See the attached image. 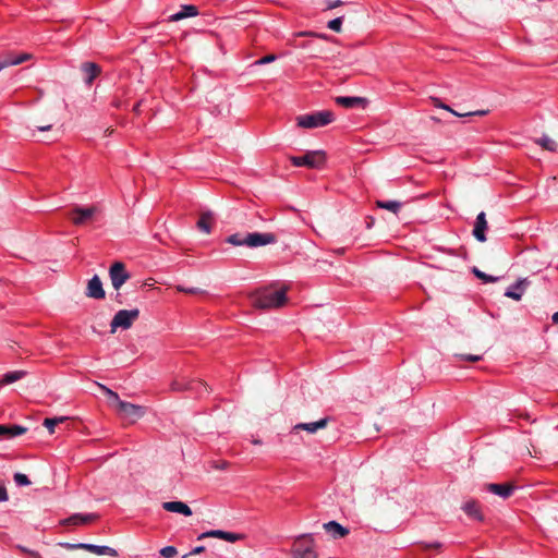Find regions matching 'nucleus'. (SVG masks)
Wrapping results in <instances>:
<instances>
[{
    "label": "nucleus",
    "mask_w": 558,
    "mask_h": 558,
    "mask_svg": "<svg viewBox=\"0 0 558 558\" xmlns=\"http://www.w3.org/2000/svg\"><path fill=\"white\" fill-rule=\"evenodd\" d=\"M293 558H317L314 548V539L311 534H303L298 537L296 545L292 550Z\"/></svg>",
    "instance_id": "0eeeda50"
},
{
    "label": "nucleus",
    "mask_w": 558,
    "mask_h": 558,
    "mask_svg": "<svg viewBox=\"0 0 558 558\" xmlns=\"http://www.w3.org/2000/svg\"><path fill=\"white\" fill-rule=\"evenodd\" d=\"M529 283L530 282L526 278L517 280L506 290L505 296L514 301H520Z\"/></svg>",
    "instance_id": "4468645a"
},
{
    "label": "nucleus",
    "mask_w": 558,
    "mask_h": 558,
    "mask_svg": "<svg viewBox=\"0 0 558 558\" xmlns=\"http://www.w3.org/2000/svg\"><path fill=\"white\" fill-rule=\"evenodd\" d=\"M333 113L329 110L316 111L308 114H301L296 118V124L303 129H315L325 126L333 121Z\"/></svg>",
    "instance_id": "f257e3e1"
},
{
    "label": "nucleus",
    "mask_w": 558,
    "mask_h": 558,
    "mask_svg": "<svg viewBox=\"0 0 558 558\" xmlns=\"http://www.w3.org/2000/svg\"><path fill=\"white\" fill-rule=\"evenodd\" d=\"M114 410L122 420L130 423L136 422L145 414V409L143 407L123 400L118 402Z\"/></svg>",
    "instance_id": "423d86ee"
},
{
    "label": "nucleus",
    "mask_w": 558,
    "mask_h": 558,
    "mask_svg": "<svg viewBox=\"0 0 558 558\" xmlns=\"http://www.w3.org/2000/svg\"><path fill=\"white\" fill-rule=\"evenodd\" d=\"M206 537H216V538H220L226 542H229V543H235V542L244 539L245 535L241 534V533L227 532V531H222V530H210V531H206V532L202 533L198 536V539H203Z\"/></svg>",
    "instance_id": "9b49d317"
},
{
    "label": "nucleus",
    "mask_w": 558,
    "mask_h": 558,
    "mask_svg": "<svg viewBox=\"0 0 558 558\" xmlns=\"http://www.w3.org/2000/svg\"><path fill=\"white\" fill-rule=\"evenodd\" d=\"M82 71L85 73V83L92 85L94 80L100 73V68L94 62H85L82 64Z\"/></svg>",
    "instance_id": "b1692460"
},
{
    "label": "nucleus",
    "mask_w": 558,
    "mask_h": 558,
    "mask_svg": "<svg viewBox=\"0 0 558 558\" xmlns=\"http://www.w3.org/2000/svg\"><path fill=\"white\" fill-rule=\"evenodd\" d=\"M433 102H434V105H435L436 107H438V108H442V109H445V110H447V111L451 112L452 114H454V116H457V117H459V114H460L459 112H457V111H454L453 109H451L449 106H447V105L442 104L438 98H434V99H433Z\"/></svg>",
    "instance_id": "4c0bfd02"
},
{
    "label": "nucleus",
    "mask_w": 558,
    "mask_h": 558,
    "mask_svg": "<svg viewBox=\"0 0 558 558\" xmlns=\"http://www.w3.org/2000/svg\"><path fill=\"white\" fill-rule=\"evenodd\" d=\"M214 222V214L211 211H204L197 221V228L204 233L211 232V223Z\"/></svg>",
    "instance_id": "a878e982"
},
{
    "label": "nucleus",
    "mask_w": 558,
    "mask_h": 558,
    "mask_svg": "<svg viewBox=\"0 0 558 558\" xmlns=\"http://www.w3.org/2000/svg\"><path fill=\"white\" fill-rule=\"evenodd\" d=\"M178 554V550L174 546H166L160 549V555L163 558H173Z\"/></svg>",
    "instance_id": "e433bc0d"
},
{
    "label": "nucleus",
    "mask_w": 558,
    "mask_h": 558,
    "mask_svg": "<svg viewBox=\"0 0 558 558\" xmlns=\"http://www.w3.org/2000/svg\"><path fill=\"white\" fill-rule=\"evenodd\" d=\"M460 360L469 361V362H478L482 360V355H475V354H459L457 355Z\"/></svg>",
    "instance_id": "58836bf2"
},
{
    "label": "nucleus",
    "mask_w": 558,
    "mask_h": 558,
    "mask_svg": "<svg viewBox=\"0 0 558 558\" xmlns=\"http://www.w3.org/2000/svg\"><path fill=\"white\" fill-rule=\"evenodd\" d=\"M342 4V1L340 0H335V1H330V0H327L326 1V10H331V9H335L337 7H340Z\"/></svg>",
    "instance_id": "37998d69"
},
{
    "label": "nucleus",
    "mask_w": 558,
    "mask_h": 558,
    "mask_svg": "<svg viewBox=\"0 0 558 558\" xmlns=\"http://www.w3.org/2000/svg\"><path fill=\"white\" fill-rule=\"evenodd\" d=\"M214 466L219 470H226L229 466V462L222 461L221 463H217Z\"/></svg>",
    "instance_id": "09e8293b"
},
{
    "label": "nucleus",
    "mask_w": 558,
    "mask_h": 558,
    "mask_svg": "<svg viewBox=\"0 0 558 558\" xmlns=\"http://www.w3.org/2000/svg\"><path fill=\"white\" fill-rule=\"evenodd\" d=\"M286 301V291L281 289L263 291L254 298L253 303L258 308H276L283 305Z\"/></svg>",
    "instance_id": "f03ea898"
},
{
    "label": "nucleus",
    "mask_w": 558,
    "mask_h": 558,
    "mask_svg": "<svg viewBox=\"0 0 558 558\" xmlns=\"http://www.w3.org/2000/svg\"><path fill=\"white\" fill-rule=\"evenodd\" d=\"M473 272L477 278L482 279L485 283L496 282L498 280L497 277L487 275L477 268H474Z\"/></svg>",
    "instance_id": "72a5a7b5"
},
{
    "label": "nucleus",
    "mask_w": 558,
    "mask_h": 558,
    "mask_svg": "<svg viewBox=\"0 0 558 558\" xmlns=\"http://www.w3.org/2000/svg\"><path fill=\"white\" fill-rule=\"evenodd\" d=\"M17 549L21 550L22 553L27 554L31 558H41L40 555L37 551L28 549V548H26V547H24L22 545H19Z\"/></svg>",
    "instance_id": "a19ab883"
},
{
    "label": "nucleus",
    "mask_w": 558,
    "mask_h": 558,
    "mask_svg": "<svg viewBox=\"0 0 558 558\" xmlns=\"http://www.w3.org/2000/svg\"><path fill=\"white\" fill-rule=\"evenodd\" d=\"M487 490L492 494H495V495L504 498V499H507L513 494L514 486L511 484H508V483H504V484L492 483V484L487 485Z\"/></svg>",
    "instance_id": "f3484780"
},
{
    "label": "nucleus",
    "mask_w": 558,
    "mask_h": 558,
    "mask_svg": "<svg viewBox=\"0 0 558 558\" xmlns=\"http://www.w3.org/2000/svg\"><path fill=\"white\" fill-rule=\"evenodd\" d=\"M324 530L331 535L332 538L338 539L345 537L350 531L337 521H329L324 524Z\"/></svg>",
    "instance_id": "a211bd4d"
},
{
    "label": "nucleus",
    "mask_w": 558,
    "mask_h": 558,
    "mask_svg": "<svg viewBox=\"0 0 558 558\" xmlns=\"http://www.w3.org/2000/svg\"><path fill=\"white\" fill-rule=\"evenodd\" d=\"M13 478L17 486H28L31 484V481L27 477V475H25L23 473H19V472L15 473Z\"/></svg>",
    "instance_id": "f704fd0d"
},
{
    "label": "nucleus",
    "mask_w": 558,
    "mask_h": 558,
    "mask_svg": "<svg viewBox=\"0 0 558 558\" xmlns=\"http://www.w3.org/2000/svg\"><path fill=\"white\" fill-rule=\"evenodd\" d=\"M536 143L549 151H555L557 149L556 142L548 137L547 135H543L541 138L536 141Z\"/></svg>",
    "instance_id": "c85d7f7f"
},
{
    "label": "nucleus",
    "mask_w": 558,
    "mask_h": 558,
    "mask_svg": "<svg viewBox=\"0 0 558 558\" xmlns=\"http://www.w3.org/2000/svg\"><path fill=\"white\" fill-rule=\"evenodd\" d=\"M277 242V238L274 233H259L252 232L246 233L245 246L248 247H259L268 244H274Z\"/></svg>",
    "instance_id": "9d476101"
},
{
    "label": "nucleus",
    "mask_w": 558,
    "mask_h": 558,
    "mask_svg": "<svg viewBox=\"0 0 558 558\" xmlns=\"http://www.w3.org/2000/svg\"><path fill=\"white\" fill-rule=\"evenodd\" d=\"M487 229L488 223L486 219V214L484 211H481L476 216L472 234L478 242H485L487 240L485 233Z\"/></svg>",
    "instance_id": "ddd939ff"
},
{
    "label": "nucleus",
    "mask_w": 558,
    "mask_h": 558,
    "mask_svg": "<svg viewBox=\"0 0 558 558\" xmlns=\"http://www.w3.org/2000/svg\"><path fill=\"white\" fill-rule=\"evenodd\" d=\"M80 546H82V549H86V550H88L93 554L99 555V556H101V555H108L111 557L118 556V551L114 548L106 546V545H95V544H89V543H83Z\"/></svg>",
    "instance_id": "412c9836"
},
{
    "label": "nucleus",
    "mask_w": 558,
    "mask_h": 558,
    "mask_svg": "<svg viewBox=\"0 0 558 558\" xmlns=\"http://www.w3.org/2000/svg\"><path fill=\"white\" fill-rule=\"evenodd\" d=\"M25 375H26V372H24V371L8 372L3 375L0 383H1V385H10V384H13V383L22 379L23 377H25Z\"/></svg>",
    "instance_id": "bb28decb"
},
{
    "label": "nucleus",
    "mask_w": 558,
    "mask_h": 558,
    "mask_svg": "<svg viewBox=\"0 0 558 558\" xmlns=\"http://www.w3.org/2000/svg\"><path fill=\"white\" fill-rule=\"evenodd\" d=\"M290 161L294 167L319 169L326 162V155L323 150H311L303 156H291Z\"/></svg>",
    "instance_id": "7ed1b4c3"
},
{
    "label": "nucleus",
    "mask_w": 558,
    "mask_h": 558,
    "mask_svg": "<svg viewBox=\"0 0 558 558\" xmlns=\"http://www.w3.org/2000/svg\"><path fill=\"white\" fill-rule=\"evenodd\" d=\"M376 206L381 209H387L393 214H398L402 204L398 201H377Z\"/></svg>",
    "instance_id": "cd10ccee"
},
{
    "label": "nucleus",
    "mask_w": 558,
    "mask_h": 558,
    "mask_svg": "<svg viewBox=\"0 0 558 558\" xmlns=\"http://www.w3.org/2000/svg\"><path fill=\"white\" fill-rule=\"evenodd\" d=\"M8 56H9L11 65H17V64H21L31 59V54H28V53H20L17 56L9 53Z\"/></svg>",
    "instance_id": "473e14b6"
},
{
    "label": "nucleus",
    "mask_w": 558,
    "mask_h": 558,
    "mask_svg": "<svg viewBox=\"0 0 558 558\" xmlns=\"http://www.w3.org/2000/svg\"><path fill=\"white\" fill-rule=\"evenodd\" d=\"M8 66H11V62H10L9 56L7 54V56L0 58V71H2L3 69H5Z\"/></svg>",
    "instance_id": "c03bdc74"
},
{
    "label": "nucleus",
    "mask_w": 558,
    "mask_h": 558,
    "mask_svg": "<svg viewBox=\"0 0 558 558\" xmlns=\"http://www.w3.org/2000/svg\"><path fill=\"white\" fill-rule=\"evenodd\" d=\"M85 295L90 299L95 300H102L106 296V292L102 288V282L98 275H95L92 277V279L88 280Z\"/></svg>",
    "instance_id": "f8f14e48"
},
{
    "label": "nucleus",
    "mask_w": 558,
    "mask_h": 558,
    "mask_svg": "<svg viewBox=\"0 0 558 558\" xmlns=\"http://www.w3.org/2000/svg\"><path fill=\"white\" fill-rule=\"evenodd\" d=\"M96 213H97V208L94 206H92V207L76 206L69 213V217L74 225L83 226L88 220H90Z\"/></svg>",
    "instance_id": "1a4fd4ad"
},
{
    "label": "nucleus",
    "mask_w": 558,
    "mask_h": 558,
    "mask_svg": "<svg viewBox=\"0 0 558 558\" xmlns=\"http://www.w3.org/2000/svg\"><path fill=\"white\" fill-rule=\"evenodd\" d=\"M98 387L105 392L106 396L109 397V404L114 408L121 400L119 398V395L116 391L111 390L110 388L106 387L105 385L98 384Z\"/></svg>",
    "instance_id": "c756f323"
},
{
    "label": "nucleus",
    "mask_w": 558,
    "mask_h": 558,
    "mask_svg": "<svg viewBox=\"0 0 558 558\" xmlns=\"http://www.w3.org/2000/svg\"><path fill=\"white\" fill-rule=\"evenodd\" d=\"M109 276L116 290H119L131 277L121 262H116L110 266Z\"/></svg>",
    "instance_id": "6e6552de"
},
{
    "label": "nucleus",
    "mask_w": 558,
    "mask_h": 558,
    "mask_svg": "<svg viewBox=\"0 0 558 558\" xmlns=\"http://www.w3.org/2000/svg\"><path fill=\"white\" fill-rule=\"evenodd\" d=\"M180 291H184V292H189V293H195L196 292V289H184V288H179Z\"/></svg>",
    "instance_id": "603ef678"
},
{
    "label": "nucleus",
    "mask_w": 558,
    "mask_h": 558,
    "mask_svg": "<svg viewBox=\"0 0 558 558\" xmlns=\"http://www.w3.org/2000/svg\"><path fill=\"white\" fill-rule=\"evenodd\" d=\"M276 59H277V57L275 54H267V56L258 59L257 61H255V64L256 65L268 64V63L275 61Z\"/></svg>",
    "instance_id": "ea45409f"
},
{
    "label": "nucleus",
    "mask_w": 558,
    "mask_h": 558,
    "mask_svg": "<svg viewBox=\"0 0 558 558\" xmlns=\"http://www.w3.org/2000/svg\"><path fill=\"white\" fill-rule=\"evenodd\" d=\"M162 508L169 512H175L185 517L192 515L191 508L182 501H166L162 504Z\"/></svg>",
    "instance_id": "4be33fe9"
},
{
    "label": "nucleus",
    "mask_w": 558,
    "mask_h": 558,
    "mask_svg": "<svg viewBox=\"0 0 558 558\" xmlns=\"http://www.w3.org/2000/svg\"><path fill=\"white\" fill-rule=\"evenodd\" d=\"M551 319H553V323H554V324H557V325H558V311H557L556 313H554V315H553Z\"/></svg>",
    "instance_id": "864d4df0"
},
{
    "label": "nucleus",
    "mask_w": 558,
    "mask_h": 558,
    "mask_svg": "<svg viewBox=\"0 0 558 558\" xmlns=\"http://www.w3.org/2000/svg\"><path fill=\"white\" fill-rule=\"evenodd\" d=\"M335 101L344 108L365 107L367 105L366 98L357 96H338Z\"/></svg>",
    "instance_id": "dca6fc26"
},
{
    "label": "nucleus",
    "mask_w": 558,
    "mask_h": 558,
    "mask_svg": "<svg viewBox=\"0 0 558 558\" xmlns=\"http://www.w3.org/2000/svg\"><path fill=\"white\" fill-rule=\"evenodd\" d=\"M462 510L465 512V514L474 520L483 521V514L480 509V505L475 500H469L463 504Z\"/></svg>",
    "instance_id": "5701e85b"
},
{
    "label": "nucleus",
    "mask_w": 558,
    "mask_h": 558,
    "mask_svg": "<svg viewBox=\"0 0 558 558\" xmlns=\"http://www.w3.org/2000/svg\"><path fill=\"white\" fill-rule=\"evenodd\" d=\"M486 112L487 111H485V110H477V111H474V112L461 113V114H459V117L483 116V114H486Z\"/></svg>",
    "instance_id": "49530a36"
},
{
    "label": "nucleus",
    "mask_w": 558,
    "mask_h": 558,
    "mask_svg": "<svg viewBox=\"0 0 558 558\" xmlns=\"http://www.w3.org/2000/svg\"><path fill=\"white\" fill-rule=\"evenodd\" d=\"M51 128H52L51 124L41 125V126H37V131H40V132L50 131Z\"/></svg>",
    "instance_id": "3c124183"
},
{
    "label": "nucleus",
    "mask_w": 558,
    "mask_h": 558,
    "mask_svg": "<svg viewBox=\"0 0 558 558\" xmlns=\"http://www.w3.org/2000/svg\"><path fill=\"white\" fill-rule=\"evenodd\" d=\"M98 519L96 513H74L71 517L61 521L62 524L82 525L88 524Z\"/></svg>",
    "instance_id": "2eb2a0df"
},
{
    "label": "nucleus",
    "mask_w": 558,
    "mask_h": 558,
    "mask_svg": "<svg viewBox=\"0 0 558 558\" xmlns=\"http://www.w3.org/2000/svg\"><path fill=\"white\" fill-rule=\"evenodd\" d=\"M425 546H426V548L440 549L442 547V544L439 542H433V543L426 544Z\"/></svg>",
    "instance_id": "de8ad7c7"
},
{
    "label": "nucleus",
    "mask_w": 558,
    "mask_h": 558,
    "mask_svg": "<svg viewBox=\"0 0 558 558\" xmlns=\"http://www.w3.org/2000/svg\"><path fill=\"white\" fill-rule=\"evenodd\" d=\"M246 234L234 233L227 238L226 242L234 246L245 245Z\"/></svg>",
    "instance_id": "7c9ffc66"
},
{
    "label": "nucleus",
    "mask_w": 558,
    "mask_h": 558,
    "mask_svg": "<svg viewBox=\"0 0 558 558\" xmlns=\"http://www.w3.org/2000/svg\"><path fill=\"white\" fill-rule=\"evenodd\" d=\"M82 543L72 544V543H59V546L65 548V549H82V546H80Z\"/></svg>",
    "instance_id": "79ce46f5"
},
{
    "label": "nucleus",
    "mask_w": 558,
    "mask_h": 558,
    "mask_svg": "<svg viewBox=\"0 0 558 558\" xmlns=\"http://www.w3.org/2000/svg\"><path fill=\"white\" fill-rule=\"evenodd\" d=\"M31 136H32V137H34V136H35V131H34V130H32V131H31Z\"/></svg>",
    "instance_id": "4d7b16f0"
},
{
    "label": "nucleus",
    "mask_w": 558,
    "mask_h": 558,
    "mask_svg": "<svg viewBox=\"0 0 558 558\" xmlns=\"http://www.w3.org/2000/svg\"><path fill=\"white\" fill-rule=\"evenodd\" d=\"M343 17H336L328 22V28H330L333 32L339 33L342 27Z\"/></svg>",
    "instance_id": "c9c22d12"
},
{
    "label": "nucleus",
    "mask_w": 558,
    "mask_h": 558,
    "mask_svg": "<svg viewBox=\"0 0 558 558\" xmlns=\"http://www.w3.org/2000/svg\"><path fill=\"white\" fill-rule=\"evenodd\" d=\"M205 550V547L204 546H197L195 547L191 553L190 555H196V554H201Z\"/></svg>",
    "instance_id": "8fccbe9b"
},
{
    "label": "nucleus",
    "mask_w": 558,
    "mask_h": 558,
    "mask_svg": "<svg viewBox=\"0 0 558 558\" xmlns=\"http://www.w3.org/2000/svg\"><path fill=\"white\" fill-rule=\"evenodd\" d=\"M307 35H312V33H308V32H300V33H298V36H307Z\"/></svg>",
    "instance_id": "5fc2aeb1"
},
{
    "label": "nucleus",
    "mask_w": 558,
    "mask_h": 558,
    "mask_svg": "<svg viewBox=\"0 0 558 558\" xmlns=\"http://www.w3.org/2000/svg\"><path fill=\"white\" fill-rule=\"evenodd\" d=\"M254 444H255V445H259V444H260V441H259V440H254Z\"/></svg>",
    "instance_id": "13d9d810"
},
{
    "label": "nucleus",
    "mask_w": 558,
    "mask_h": 558,
    "mask_svg": "<svg viewBox=\"0 0 558 558\" xmlns=\"http://www.w3.org/2000/svg\"><path fill=\"white\" fill-rule=\"evenodd\" d=\"M9 500V495L7 488L3 485H0V502H5Z\"/></svg>",
    "instance_id": "a18cd8bd"
},
{
    "label": "nucleus",
    "mask_w": 558,
    "mask_h": 558,
    "mask_svg": "<svg viewBox=\"0 0 558 558\" xmlns=\"http://www.w3.org/2000/svg\"><path fill=\"white\" fill-rule=\"evenodd\" d=\"M171 389L173 391H190L196 397H203L208 392L207 386L203 381L185 377L174 379L171 383Z\"/></svg>",
    "instance_id": "20e7f679"
},
{
    "label": "nucleus",
    "mask_w": 558,
    "mask_h": 558,
    "mask_svg": "<svg viewBox=\"0 0 558 558\" xmlns=\"http://www.w3.org/2000/svg\"><path fill=\"white\" fill-rule=\"evenodd\" d=\"M138 316L140 311L137 308L118 311L110 323V332L114 333L118 328L129 329Z\"/></svg>",
    "instance_id": "39448f33"
},
{
    "label": "nucleus",
    "mask_w": 558,
    "mask_h": 558,
    "mask_svg": "<svg viewBox=\"0 0 558 558\" xmlns=\"http://www.w3.org/2000/svg\"><path fill=\"white\" fill-rule=\"evenodd\" d=\"M328 421H329L328 417H324L316 422L299 423L293 426V430L302 429V430H306L310 434H315L318 429L325 428L328 424Z\"/></svg>",
    "instance_id": "aec40b11"
},
{
    "label": "nucleus",
    "mask_w": 558,
    "mask_h": 558,
    "mask_svg": "<svg viewBox=\"0 0 558 558\" xmlns=\"http://www.w3.org/2000/svg\"><path fill=\"white\" fill-rule=\"evenodd\" d=\"M198 15L197 7L193 4L181 5L180 11L169 16L170 22H178L186 17H194Z\"/></svg>",
    "instance_id": "6ab92c4d"
},
{
    "label": "nucleus",
    "mask_w": 558,
    "mask_h": 558,
    "mask_svg": "<svg viewBox=\"0 0 558 558\" xmlns=\"http://www.w3.org/2000/svg\"><path fill=\"white\" fill-rule=\"evenodd\" d=\"M308 45H310V44H307V43H306V44H302L300 47H302V48H306Z\"/></svg>",
    "instance_id": "6e6d98bb"
},
{
    "label": "nucleus",
    "mask_w": 558,
    "mask_h": 558,
    "mask_svg": "<svg viewBox=\"0 0 558 558\" xmlns=\"http://www.w3.org/2000/svg\"><path fill=\"white\" fill-rule=\"evenodd\" d=\"M27 430L21 425H0V436L4 438H14L23 435Z\"/></svg>",
    "instance_id": "393cba45"
},
{
    "label": "nucleus",
    "mask_w": 558,
    "mask_h": 558,
    "mask_svg": "<svg viewBox=\"0 0 558 558\" xmlns=\"http://www.w3.org/2000/svg\"><path fill=\"white\" fill-rule=\"evenodd\" d=\"M65 420H66V417H64V416L47 417L44 421V426L49 429L50 434H52L54 432V426L58 425L59 423L64 422Z\"/></svg>",
    "instance_id": "2f4dec72"
}]
</instances>
